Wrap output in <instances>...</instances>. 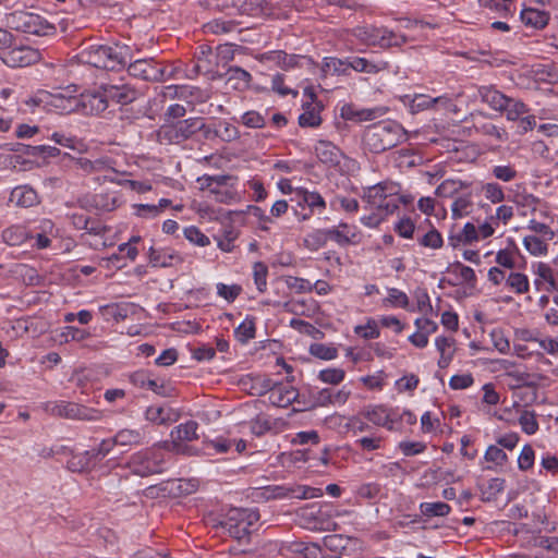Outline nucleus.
I'll return each instance as SVG.
<instances>
[{
	"label": "nucleus",
	"mask_w": 558,
	"mask_h": 558,
	"mask_svg": "<svg viewBox=\"0 0 558 558\" xmlns=\"http://www.w3.org/2000/svg\"><path fill=\"white\" fill-rule=\"evenodd\" d=\"M83 63L105 70H120L132 60L131 49L121 44H93L78 54Z\"/></svg>",
	"instance_id": "nucleus-1"
},
{
	"label": "nucleus",
	"mask_w": 558,
	"mask_h": 558,
	"mask_svg": "<svg viewBox=\"0 0 558 558\" xmlns=\"http://www.w3.org/2000/svg\"><path fill=\"white\" fill-rule=\"evenodd\" d=\"M435 194L442 198H451V218L462 219L474 210V186L470 181L460 179H446L435 190Z\"/></svg>",
	"instance_id": "nucleus-2"
},
{
	"label": "nucleus",
	"mask_w": 558,
	"mask_h": 558,
	"mask_svg": "<svg viewBox=\"0 0 558 558\" xmlns=\"http://www.w3.org/2000/svg\"><path fill=\"white\" fill-rule=\"evenodd\" d=\"M362 198L369 209H380L386 214H395L401 204L409 202L401 194L400 184L392 181H383L364 187Z\"/></svg>",
	"instance_id": "nucleus-3"
},
{
	"label": "nucleus",
	"mask_w": 558,
	"mask_h": 558,
	"mask_svg": "<svg viewBox=\"0 0 558 558\" xmlns=\"http://www.w3.org/2000/svg\"><path fill=\"white\" fill-rule=\"evenodd\" d=\"M404 129L396 121L386 120L369 125L363 135L364 145L373 153L390 149L405 140Z\"/></svg>",
	"instance_id": "nucleus-4"
},
{
	"label": "nucleus",
	"mask_w": 558,
	"mask_h": 558,
	"mask_svg": "<svg viewBox=\"0 0 558 558\" xmlns=\"http://www.w3.org/2000/svg\"><path fill=\"white\" fill-rule=\"evenodd\" d=\"M5 25L17 32L36 36H50L56 27L39 14L28 11H13L5 15Z\"/></svg>",
	"instance_id": "nucleus-5"
},
{
	"label": "nucleus",
	"mask_w": 558,
	"mask_h": 558,
	"mask_svg": "<svg viewBox=\"0 0 558 558\" xmlns=\"http://www.w3.org/2000/svg\"><path fill=\"white\" fill-rule=\"evenodd\" d=\"M233 181L232 177L225 174H204L197 179L202 191L207 192L216 202L227 205L238 203L241 199Z\"/></svg>",
	"instance_id": "nucleus-6"
},
{
	"label": "nucleus",
	"mask_w": 558,
	"mask_h": 558,
	"mask_svg": "<svg viewBox=\"0 0 558 558\" xmlns=\"http://www.w3.org/2000/svg\"><path fill=\"white\" fill-rule=\"evenodd\" d=\"M254 393L268 395L270 404L278 408H287L292 404L298 396V390L289 383H274L269 378L258 377L255 379Z\"/></svg>",
	"instance_id": "nucleus-7"
},
{
	"label": "nucleus",
	"mask_w": 558,
	"mask_h": 558,
	"mask_svg": "<svg viewBox=\"0 0 558 558\" xmlns=\"http://www.w3.org/2000/svg\"><path fill=\"white\" fill-rule=\"evenodd\" d=\"M126 466L133 474L140 476L161 473L165 469L163 451L160 447L140 450L130 457Z\"/></svg>",
	"instance_id": "nucleus-8"
},
{
	"label": "nucleus",
	"mask_w": 558,
	"mask_h": 558,
	"mask_svg": "<svg viewBox=\"0 0 558 558\" xmlns=\"http://www.w3.org/2000/svg\"><path fill=\"white\" fill-rule=\"evenodd\" d=\"M259 513L255 509L233 508L221 522L222 527L234 538L242 539L256 529Z\"/></svg>",
	"instance_id": "nucleus-9"
},
{
	"label": "nucleus",
	"mask_w": 558,
	"mask_h": 558,
	"mask_svg": "<svg viewBox=\"0 0 558 558\" xmlns=\"http://www.w3.org/2000/svg\"><path fill=\"white\" fill-rule=\"evenodd\" d=\"M1 60L11 68L28 66L41 59V52L25 45L9 44L0 54Z\"/></svg>",
	"instance_id": "nucleus-10"
},
{
	"label": "nucleus",
	"mask_w": 558,
	"mask_h": 558,
	"mask_svg": "<svg viewBox=\"0 0 558 558\" xmlns=\"http://www.w3.org/2000/svg\"><path fill=\"white\" fill-rule=\"evenodd\" d=\"M36 100L48 111H56L58 113H71L76 112L77 110L76 96H71L68 94V92H41L37 95Z\"/></svg>",
	"instance_id": "nucleus-11"
},
{
	"label": "nucleus",
	"mask_w": 558,
	"mask_h": 558,
	"mask_svg": "<svg viewBox=\"0 0 558 558\" xmlns=\"http://www.w3.org/2000/svg\"><path fill=\"white\" fill-rule=\"evenodd\" d=\"M267 498L314 499L323 496V489L306 485L269 486L265 489Z\"/></svg>",
	"instance_id": "nucleus-12"
},
{
	"label": "nucleus",
	"mask_w": 558,
	"mask_h": 558,
	"mask_svg": "<svg viewBox=\"0 0 558 558\" xmlns=\"http://www.w3.org/2000/svg\"><path fill=\"white\" fill-rule=\"evenodd\" d=\"M52 412L59 416L81 421H99L102 417L101 411L88 408L74 402L62 401L56 404Z\"/></svg>",
	"instance_id": "nucleus-13"
},
{
	"label": "nucleus",
	"mask_w": 558,
	"mask_h": 558,
	"mask_svg": "<svg viewBox=\"0 0 558 558\" xmlns=\"http://www.w3.org/2000/svg\"><path fill=\"white\" fill-rule=\"evenodd\" d=\"M197 423L189 421L178 425L171 432L172 449L175 452L185 453L189 456L198 454V450L193 449L186 445H182L185 441H192L197 438Z\"/></svg>",
	"instance_id": "nucleus-14"
},
{
	"label": "nucleus",
	"mask_w": 558,
	"mask_h": 558,
	"mask_svg": "<svg viewBox=\"0 0 558 558\" xmlns=\"http://www.w3.org/2000/svg\"><path fill=\"white\" fill-rule=\"evenodd\" d=\"M403 104L409 107L412 113L427 110L434 106H440L447 111H456V105L447 96L429 97L417 94L411 97L407 95L403 97Z\"/></svg>",
	"instance_id": "nucleus-15"
},
{
	"label": "nucleus",
	"mask_w": 558,
	"mask_h": 558,
	"mask_svg": "<svg viewBox=\"0 0 558 558\" xmlns=\"http://www.w3.org/2000/svg\"><path fill=\"white\" fill-rule=\"evenodd\" d=\"M531 274L533 276V287L537 292H553L557 289L554 268L545 262L531 263Z\"/></svg>",
	"instance_id": "nucleus-16"
},
{
	"label": "nucleus",
	"mask_w": 558,
	"mask_h": 558,
	"mask_svg": "<svg viewBox=\"0 0 558 558\" xmlns=\"http://www.w3.org/2000/svg\"><path fill=\"white\" fill-rule=\"evenodd\" d=\"M77 110L83 114H98L108 107L104 87L93 92H85L76 96Z\"/></svg>",
	"instance_id": "nucleus-17"
},
{
	"label": "nucleus",
	"mask_w": 558,
	"mask_h": 558,
	"mask_svg": "<svg viewBox=\"0 0 558 558\" xmlns=\"http://www.w3.org/2000/svg\"><path fill=\"white\" fill-rule=\"evenodd\" d=\"M290 202L295 203L298 207H308L311 213L304 214L300 217V220H307L311 215L315 211L318 214L326 209V201L316 191H310L305 187L296 191V197H290Z\"/></svg>",
	"instance_id": "nucleus-18"
},
{
	"label": "nucleus",
	"mask_w": 558,
	"mask_h": 558,
	"mask_svg": "<svg viewBox=\"0 0 558 558\" xmlns=\"http://www.w3.org/2000/svg\"><path fill=\"white\" fill-rule=\"evenodd\" d=\"M300 519L303 526L311 531H327L335 525L323 508L315 505L303 509L300 512Z\"/></svg>",
	"instance_id": "nucleus-19"
},
{
	"label": "nucleus",
	"mask_w": 558,
	"mask_h": 558,
	"mask_svg": "<svg viewBox=\"0 0 558 558\" xmlns=\"http://www.w3.org/2000/svg\"><path fill=\"white\" fill-rule=\"evenodd\" d=\"M128 70L132 76L145 81H160L165 77V71L159 68L153 59L135 60L130 63Z\"/></svg>",
	"instance_id": "nucleus-20"
},
{
	"label": "nucleus",
	"mask_w": 558,
	"mask_h": 558,
	"mask_svg": "<svg viewBox=\"0 0 558 558\" xmlns=\"http://www.w3.org/2000/svg\"><path fill=\"white\" fill-rule=\"evenodd\" d=\"M57 235L58 229L54 222L47 218L40 219L32 231L33 247L37 250L48 248L51 245L52 238Z\"/></svg>",
	"instance_id": "nucleus-21"
},
{
	"label": "nucleus",
	"mask_w": 558,
	"mask_h": 558,
	"mask_svg": "<svg viewBox=\"0 0 558 558\" xmlns=\"http://www.w3.org/2000/svg\"><path fill=\"white\" fill-rule=\"evenodd\" d=\"M364 415L374 425L395 432L393 407L385 404L369 405L365 409Z\"/></svg>",
	"instance_id": "nucleus-22"
},
{
	"label": "nucleus",
	"mask_w": 558,
	"mask_h": 558,
	"mask_svg": "<svg viewBox=\"0 0 558 558\" xmlns=\"http://www.w3.org/2000/svg\"><path fill=\"white\" fill-rule=\"evenodd\" d=\"M519 258H523V256L512 238H507L505 246L498 250L495 254V262L497 266L509 270L517 268Z\"/></svg>",
	"instance_id": "nucleus-23"
},
{
	"label": "nucleus",
	"mask_w": 558,
	"mask_h": 558,
	"mask_svg": "<svg viewBox=\"0 0 558 558\" xmlns=\"http://www.w3.org/2000/svg\"><path fill=\"white\" fill-rule=\"evenodd\" d=\"M385 113L386 109L384 107L357 108L351 104H345L340 109V116L343 119L356 122L372 121L384 116Z\"/></svg>",
	"instance_id": "nucleus-24"
},
{
	"label": "nucleus",
	"mask_w": 558,
	"mask_h": 558,
	"mask_svg": "<svg viewBox=\"0 0 558 558\" xmlns=\"http://www.w3.org/2000/svg\"><path fill=\"white\" fill-rule=\"evenodd\" d=\"M434 344L436 351L439 354L437 365L440 368L448 367L452 362L457 351L456 340L452 337L440 335L435 338Z\"/></svg>",
	"instance_id": "nucleus-25"
},
{
	"label": "nucleus",
	"mask_w": 558,
	"mask_h": 558,
	"mask_svg": "<svg viewBox=\"0 0 558 558\" xmlns=\"http://www.w3.org/2000/svg\"><path fill=\"white\" fill-rule=\"evenodd\" d=\"M315 154L318 160L328 167H336L340 163L342 151L328 141H318L315 145Z\"/></svg>",
	"instance_id": "nucleus-26"
},
{
	"label": "nucleus",
	"mask_w": 558,
	"mask_h": 558,
	"mask_svg": "<svg viewBox=\"0 0 558 558\" xmlns=\"http://www.w3.org/2000/svg\"><path fill=\"white\" fill-rule=\"evenodd\" d=\"M107 104L110 101L126 105L136 99L137 93L129 85H108L104 87Z\"/></svg>",
	"instance_id": "nucleus-27"
},
{
	"label": "nucleus",
	"mask_w": 558,
	"mask_h": 558,
	"mask_svg": "<svg viewBox=\"0 0 558 558\" xmlns=\"http://www.w3.org/2000/svg\"><path fill=\"white\" fill-rule=\"evenodd\" d=\"M329 239L339 245L356 243L359 241V231L355 226L340 222L337 227L327 230Z\"/></svg>",
	"instance_id": "nucleus-28"
},
{
	"label": "nucleus",
	"mask_w": 558,
	"mask_h": 558,
	"mask_svg": "<svg viewBox=\"0 0 558 558\" xmlns=\"http://www.w3.org/2000/svg\"><path fill=\"white\" fill-rule=\"evenodd\" d=\"M181 262V256L172 248L149 250V263L154 267H172Z\"/></svg>",
	"instance_id": "nucleus-29"
},
{
	"label": "nucleus",
	"mask_w": 558,
	"mask_h": 558,
	"mask_svg": "<svg viewBox=\"0 0 558 558\" xmlns=\"http://www.w3.org/2000/svg\"><path fill=\"white\" fill-rule=\"evenodd\" d=\"M10 203L19 207H32L38 204V195L36 191L28 185H20L11 191Z\"/></svg>",
	"instance_id": "nucleus-30"
},
{
	"label": "nucleus",
	"mask_w": 558,
	"mask_h": 558,
	"mask_svg": "<svg viewBox=\"0 0 558 558\" xmlns=\"http://www.w3.org/2000/svg\"><path fill=\"white\" fill-rule=\"evenodd\" d=\"M553 239L536 236V234H525L522 238L524 250L533 257H546L549 253L548 242Z\"/></svg>",
	"instance_id": "nucleus-31"
},
{
	"label": "nucleus",
	"mask_w": 558,
	"mask_h": 558,
	"mask_svg": "<svg viewBox=\"0 0 558 558\" xmlns=\"http://www.w3.org/2000/svg\"><path fill=\"white\" fill-rule=\"evenodd\" d=\"M2 240L11 246H19L32 239V231L24 225H12L2 231Z\"/></svg>",
	"instance_id": "nucleus-32"
},
{
	"label": "nucleus",
	"mask_w": 558,
	"mask_h": 558,
	"mask_svg": "<svg viewBox=\"0 0 558 558\" xmlns=\"http://www.w3.org/2000/svg\"><path fill=\"white\" fill-rule=\"evenodd\" d=\"M233 446V440L225 438L222 436H217L213 439L205 438L203 440V446L198 454L211 457L215 454L227 453Z\"/></svg>",
	"instance_id": "nucleus-33"
},
{
	"label": "nucleus",
	"mask_w": 558,
	"mask_h": 558,
	"mask_svg": "<svg viewBox=\"0 0 558 558\" xmlns=\"http://www.w3.org/2000/svg\"><path fill=\"white\" fill-rule=\"evenodd\" d=\"M505 288L514 294L523 295L530 291L531 282L526 274L517 270H510L507 275Z\"/></svg>",
	"instance_id": "nucleus-34"
},
{
	"label": "nucleus",
	"mask_w": 558,
	"mask_h": 558,
	"mask_svg": "<svg viewBox=\"0 0 558 558\" xmlns=\"http://www.w3.org/2000/svg\"><path fill=\"white\" fill-rule=\"evenodd\" d=\"M521 20L526 26H531L536 29L544 28L550 19L547 11L536 8H524L521 11Z\"/></svg>",
	"instance_id": "nucleus-35"
},
{
	"label": "nucleus",
	"mask_w": 558,
	"mask_h": 558,
	"mask_svg": "<svg viewBox=\"0 0 558 558\" xmlns=\"http://www.w3.org/2000/svg\"><path fill=\"white\" fill-rule=\"evenodd\" d=\"M325 558H341L342 550L348 545V539L339 534L327 535L322 541Z\"/></svg>",
	"instance_id": "nucleus-36"
},
{
	"label": "nucleus",
	"mask_w": 558,
	"mask_h": 558,
	"mask_svg": "<svg viewBox=\"0 0 558 558\" xmlns=\"http://www.w3.org/2000/svg\"><path fill=\"white\" fill-rule=\"evenodd\" d=\"M478 96L483 102L487 104L494 110L502 111L508 104V97L490 86L480 87Z\"/></svg>",
	"instance_id": "nucleus-37"
},
{
	"label": "nucleus",
	"mask_w": 558,
	"mask_h": 558,
	"mask_svg": "<svg viewBox=\"0 0 558 558\" xmlns=\"http://www.w3.org/2000/svg\"><path fill=\"white\" fill-rule=\"evenodd\" d=\"M480 241L476 226L472 222H466L462 227L461 231L456 235H449L448 243L453 248L460 245L471 244Z\"/></svg>",
	"instance_id": "nucleus-38"
},
{
	"label": "nucleus",
	"mask_w": 558,
	"mask_h": 558,
	"mask_svg": "<svg viewBox=\"0 0 558 558\" xmlns=\"http://www.w3.org/2000/svg\"><path fill=\"white\" fill-rule=\"evenodd\" d=\"M385 442L386 437L380 433L374 432L368 435L357 437L354 445L361 451L373 452L383 449L385 447Z\"/></svg>",
	"instance_id": "nucleus-39"
},
{
	"label": "nucleus",
	"mask_w": 558,
	"mask_h": 558,
	"mask_svg": "<svg viewBox=\"0 0 558 558\" xmlns=\"http://www.w3.org/2000/svg\"><path fill=\"white\" fill-rule=\"evenodd\" d=\"M90 337V332L87 329L78 328L75 326L62 327L54 338L60 344L69 343L71 341L81 342Z\"/></svg>",
	"instance_id": "nucleus-40"
},
{
	"label": "nucleus",
	"mask_w": 558,
	"mask_h": 558,
	"mask_svg": "<svg viewBox=\"0 0 558 558\" xmlns=\"http://www.w3.org/2000/svg\"><path fill=\"white\" fill-rule=\"evenodd\" d=\"M416 243L422 248L438 251L445 242L441 233L434 226H430L425 233L417 235Z\"/></svg>",
	"instance_id": "nucleus-41"
},
{
	"label": "nucleus",
	"mask_w": 558,
	"mask_h": 558,
	"mask_svg": "<svg viewBox=\"0 0 558 558\" xmlns=\"http://www.w3.org/2000/svg\"><path fill=\"white\" fill-rule=\"evenodd\" d=\"M194 210L203 222L221 221L227 218L223 209L214 207L207 203L195 204Z\"/></svg>",
	"instance_id": "nucleus-42"
},
{
	"label": "nucleus",
	"mask_w": 558,
	"mask_h": 558,
	"mask_svg": "<svg viewBox=\"0 0 558 558\" xmlns=\"http://www.w3.org/2000/svg\"><path fill=\"white\" fill-rule=\"evenodd\" d=\"M263 59L275 63L283 70H289L298 64L300 57L296 54H288L281 50H275L266 52Z\"/></svg>",
	"instance_id": "nucleus-43"
},
{
	"label": "nucleus",
	"mask_w": 558,
	"mask_h": 558,
	"mask_svg": "<svg viewBox=\"0 0 558 558\" xmlns=\"http://www.w3.org/2000/svg\"><path fill=\"white\" fill-rule=\"evenodd\" d=\"M113 437L117 446L120 447H133L143 441V434L140 429L122 428Z\"/></svg>",
	"instance_id": "nucleus-44"
},
{
	"label": "nucleus",
	"mask_w": 558,
	"mask_h": 558,
	"mask_svg": "<svg viewBox=\"0 0 558 558\" xmlns=\"http://www.w3.org/2000/svg\"><path fill=\"white\" fill-rule=\"evenodd\" d=\"M449 271L459 280L461 284L474 286L476 282L475 271L460 262L453 263Z\"/></svg>",
	"instance_id": "nucleus-45"
},
{
	"label": "nucleus",
	"mask_w": 558,
	"mask_h": 558,
	"mask_svg": "<svg viewBox=\"0 0 558 558\" xmlns=\"http://www.w3.org/2000/svg\"><path fill=\"white\" fill-rule=\"evenodd\" d=\"M349 69H352L356 72H363V73H377L384 69H386L387 63L386 62H378L374 63L365 58H352L351 60H348Z\"/></svg>",
	"instance_id": "nucleus-46"
},
{
	"label": "nucleus",
	"mask_w": 558,
	"mask_h": 558,
	"mask_svg": "<svg viewBox=\"0 0 558 558\" xmlns=\"http://www.w3.org/2000/svg\"><path fill=\"white\" fill-rule=\"evenodd\" d=\"M484 460L492 463V465L486 466L487 470H495L506 464L508 456L500 447L490 445L484 453Z\"/></svg>",
	"instance_id": "nucleus-47"
},
{
	"label": "nucleus",
	"mask_w": 558,
	"mask_h": 558,
	"mask_svg": "<svg viewBox=\"0 0 558 558\" xmlns=\"http://www.w3.org/2000/svg\"><path fill=\"white\" fill-rule=\"evenodd\" d=\"M420 512L426 518L446 517L450 513L451 507L442 501L421 502Z\"/></svg>",
	"instance_id": "nucleus-48"
},
{
	"label": "nucleus",
	"mask_w": 558,
	"mask_h": 558,
	"mask_svg": "<svg viewBox=\"0 0 558 558\" xmlns=\"http://www.w3.org/2000/svg\"><path fill=\"white\" fill-rule=\"evenodd\" d=\"M299 123L301 126L316 128L322 123L319 110L312 104L303 106V112L299 117Z\"/></svg>",
	"instance_id": "nucleus-49"
},
{
	"label": "nucleus",
	"mask_w": 558,
	"mask_h": 558,
	"mask_svg": "<svg viewBox=\"0 0 558 558\" xmlns=\"http://www.w3.org/2000/svg\"><path fill=\"white\" fill-rule=\"evenodd\" d=\"M481 192L484 194V197L492 204H499L504 202L506 197L502 186H500L497 182H482Z\"/></svg>",
	"instance_id": "nucleus-50"
},
{
	"label": "nucleus",
	"mask_w": 558,
	"mask_h": 558,
	"mask_svg": "<svg viewBox=\"0 0 558 558\" xmlns=\"http://www.w3.org/2000/svg\"><path fill=\"white\" fill-rule=\"evenodd\" d=\"M388 295L383 300V305L386 307H395V308H407L409 305V298L408 295L397 289V288H389L387 290Z\"/></svg>",
	"instance_id": "nucleus-51"
},
{
	"label": "nucleus",
	"mask_w": 558,
	"mask_h": 558,
	"mask_svg": "<svg viewBox=\"0 0 558 558\" xmlns=\"http://www.w3.org/2000/svg\"><path fill=\"white\" fill-rule=\"evenodd\" d=\"M354 333L364 340H373L380 336V330L374 318H367L365 324L354 327Z\"/></svg>",
	"instance_id": "nucleus-52"
},
{
	"label": "nucleus",
	"mask_w": 558,
	"mask_h": 558,
	"mask_svg": "<svg viewBox=\"0 0 558 558\" xmlns=\"http://www.w3.org/2000/svg\"><path fill=\"white\" fill-rule=\"evenodd\" d=\"M255 330L256 328L254 318L247 316L234 329V336L240 342L246 343L255 338Z\"/></svg>",
	"instance_id": "nucleus-53"
},
{
	"label": "nucleus",
	"mask_w": 558,
	"mask_h": 558,
	"mask_svg": "<svg viewBox=\"0 0 558 558\" xmlns=\"http://www.w3.org/2000/svg\"><path fill=\"white\" fill-rule=\"evenodd\" d=\"M416 423V415L408 410L393 407V426L395 432L402 430L404 425H413Z\"/></svg>",
	"instance_id": "nucleus-54"
},
{
	"label": "nucleus",
	"mask_w": 558,
	"mask_h": 558,
	"mask_svg": "<svg viewBox=\"0 0 558 558\" xmlns=\"http://www.w3.org/2000/svg\"><path fill=\"white\" fill-rule=\"evenodd\" d=\"M50 140L53 141L56 144L70 148L72 150L76 151H84L85 150V144L77 140L74 136L66 135L61 132H54L51 134Z\"/></svg>",
	"instance_id": "nucleus-55"
},
{
	"label": "nucleus",
	"mask_w": 558,
	"mask_h": 558,
	"mask_svg": "<svg viewBox=\"0 0 558 558\" xmlns=\"http://www.w3.org/2000/svg\"><path fill=\"white\" fill-rule=\"evenodd\" d=\"M415 221L409 216H402L393 223L395 232L402 239H412L415 232Z\"/></svg>",
	"instance_id": "nucleus-56"
},
{
	"label": "nucleus",
	"mask_w": 558,
	"mask_h": 558,
	"mask_svg": "<svg viewBox=\"0 0 558 558\" xmlns=\"http://www.w3.org/2000/svg\"><path fill=\"white\" fill-rule=\"evenodd\" d=\"M253 279L258 292L264 293L267 290L268 267L263 262H255L252 267Z\"/></svg>",
	"instance_id": "nucleus-57"
},
{
	"label": "nucleus",
	"mask_w": 558,
	"mask_h": 558,
	"mask_svg": "<svg viewBox=\"0 0 558 558\" xmlns=\"http://www.w3.org/2000/svg\"><path fill=\"white\" fill-rule=\"evenodd\" d=\"M492 175L501 182H511L518 177V171L510 165H495L490 168Z\"/></svg>",
	"instance_id": "nucleus-58"
},
{
	"label": "nucleus",
	"mask_w": 558,
	"mask_h": 558,
	"mask_svg": "<svg viewBox=\"0 0 558 558\" xmlns=\"http://www.w3.org/2000/svg\"><path fill=\"white\" fill-rule=\"evenodd\" d=\"M493 347L500 353L507 354L510 351V341L501 328H494L489 332Z\"/></svg>",
	"instance_id": "nucleus-59"
},
{
	"label": "nucleus",
	"mask_w": 558,
	"mask_h": 558,
	"mask_svg": "<svg viewBox=\"0 0 558 558\" xmlns=\"http://www.w3.org/2000/svg\"><path fill=\"white\" fill-rule=\"evenodd\" d=\"M145 417L155 424H166L171 421L170 411L163 407L151 405L146 409Z\"/></svg>",
	"instance_id": "nucleus-60"
},
{
	"label": "nucleus",
	"mask_w": 558,
	"mask_h": 558,
	"mask_svg": "<svg viewBox=\"0 0 558 558\" xmlns=\"http://www.w3.org/2000/svg\"><path fill=\"white\" fill-rule=\"evenodd\" d=\"M216 292L219 298L223 299L228 303H233L241 294L242 287L236 283L225 284L222 282H218L216 284Z\"/></svg>",
	"instance_id": "nucleus-61"
},
{
	"label": "nucleus",
	"mask_w": 558,
	"mask_h": 558,
	"mask_svg": "<svg viewBox=\"0 0 558 558\" xmlns=\"http://www.w3.org/2000/svg\"><path fill=\"white\" fill-rule=\"evenodd\" d=\"M323 71L325 74H342L349 69L348 60H341L333 57H326L323 60Z\"/></svg>",
	"instance_id": "nucleus-62"
},
{
	"label": "nucleus",
	"mask_w": 558,
	"mask_h": 558,
	"mask_svg": "<svg viewBox=\"0 0 558 558\" xmlns=\"http://www.w3.org/2000/svg\"><path fill=\"white\" fill-rule=\"evenodd\" d=\"M345 372L338 367H328L318 373V379L325 384L339 385L343 381Z\"/></svg>",
	"instance_id": "nucleus-63"
},
{
	"label": "nucleus",
	"mask_w": 558,
	"mask_h": 558,
	"mask_svg": "<svg viewBox=\"0 0 558 558\" xmlns=\"http://www.w3.org/2000/svg\"><path fill=\"white\" fill-rule=\"evenodd\" d=\"M392 214H386L380 209H372V213L368 215H363L360 218V221L366 228L377 229Z\"/></svg>",
	"instance_id": "nucleus-64"
}]
</instances>
